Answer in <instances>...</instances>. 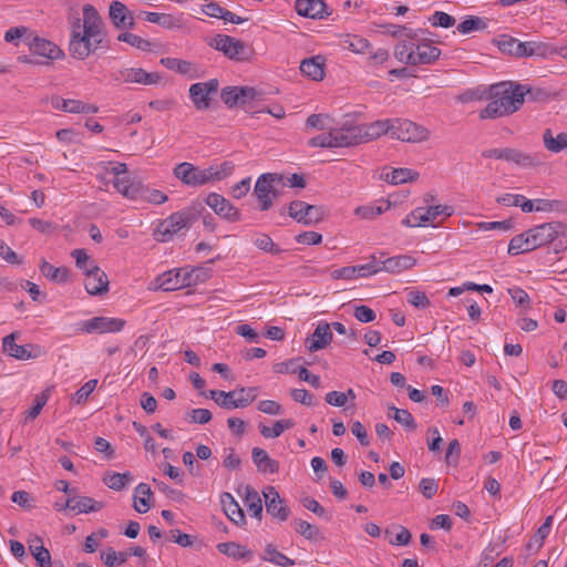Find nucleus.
Returning <instances> with one entry per match:
<instances>
[{
	"instance_id": "nucleus-1",
	"label": "nucleus",
	"mask_w": 567,
	"mask_h": 567,
	"mask_svg": "<svg viewBox=\"0 0 567 567\" xmlns=\"http://www.w3.org/2000/svg\"><path fill=\"white\" fill-rule=\"evenodd\" d=\"M107 40L104 22L92 4L83 7V23L76 19L72 23L69 42V53L78 60H85L99 49L107 50Z\"/></svg>"
},
{
	"instance_id": "nucleus-2",
	"label": "nucleus",
	"mask_w": 567,
	"mask_h": 567,
	"mask_svg": "<svg viewBox=\"0 0 567 567\" xmlns=\"http://www.w3.org/2000/svg\"><path fill=\"white\" fill-rule=\"evenodd\" d=\"M524 84L499 82L489 87V102L480 112V118H497L518 111L524 103Z\"/></svg>"
},
{
	"instance_id": "nucleus-3",
	"label": "nucleus",
	"mask_w": 567,
	"mask_h": 567,
	"mask_svg": "<svg viewBox=\"0 0 567 567\" xmlns=\"http://www.w3.org/2000/svg\"><path fill=\"white\" fill-rule=\"evenodd\" d=\"M277 185H286L285 175L278 173H265L258 177L254 188V194L258 199L260 210L266 212L272 207L270 193L272 192V186Z\"/></svg>"
},
{
	"instance_id": "nucleus-4",
	"label": "nucleus",
	"mask_w": 567,
	"mask_h": 567,
	"mask_svg": "<svg viewBox=\"0 0 567 567\" xmlns=\"http://www.w3.org/2000/svg\"><path fill=\"white\" fill-rule=\"evenodd\" d=\"M209 169L200 168L188 162H183L174 167V176L188 187H202L210 184Z\"/></svg>"
},
{
	"instance_id": "nucleus-5",
	"label": "nucleus",
	"mask_w": 567,
	"mask_h": 567,
	"mask_svg": "<svg viewBox=\"0 0 567 567\" xmlns=\"http://www.w3.org/2000/svg\"><path fill=\"white\" fill-rule=\"evenodd\" d=\"M288 215L303 225H316L323 220L326 210L322 206L310 205L302 200H293L289 204Z\"/></svg>"
},
{
	"instance_id": "nucleus-6",
	"label": "nucleus",
	"mask_w": 567,
	"mask_h": 567,
	"mask_svg": "<svg viewBox=\"0 0 567 567\" xmlns=\"http://www.w3.org/2000/svg\"><path fill=\"white\" fill-rule=\"evenodd\" d=\"M189 223V214L186 212L173 213L169 217L162 220L154 230V238L159 243H166L173 239L174 235L186 228Z\"/></svg>"
},
{
	"instance_id": "nucleus-7",
	"label": "nucleus",
	"mask_w": 567,
	"mask_h": 567,
	"mask_svg": "<svg viewBox=\"0 0 567 567\" xmlns=\"http://www.w3.org/2000/svg\"><path fill=\"white\" fill-rule=\"evenodd\" d=\"M392 125L391 136L403 142H423L430 136L427 128L409 120H392Z\"/></svg>"
},
{
	"instance_id": "nucleus-8",
	"label": "nucleus",
	"mask_w": 567,
	"mask_h": 567,
	"mask_svg": "<svg viewBox=\"0 0 567 567\" xmlns=\"http://www.w3.org/2000/svg\"><path fill=\"white\" fill-rule=\"evenodd\" d=\"M210 45L230 60L246 61L249 59V51L245 42L230 35L217 34Z\"/></svg>"
},
{
	"instance_id": "nucleus-9",
	"label": "nucleus",
	"mask_w": 567,
	"mask_h": 567,
	"mask_svg": "<svg viewBox=\"0 0 567 567\" xmlns=\"http://www.w3.org/2000/svg\"><path fill=\"white\" fill-rule=\"evenodd\" d=\"M219 87L217 79H210L207 82H197L189 86V99L198 111H205L210 107L212 95L216 94Z\"/></svg>"
},
{
	"instance_id": "nucleus-10",
	"label": "nucleus",
	"mask_w": 567,
	"mask_h": 567,
	"mask_svg": "<svg viewBox=\"0 0 567 567\" xmlns=\"http://www.w3.org/2000/svg\"><path fill=\"white\" fill-rule=\"evenodd\" d=\"M157 287L164 291H174L194 284L193 271L173 269L159 275L156 279Z\"/></svg>"
},
{
	"instance_id": "nucleus-11",
	"label": "nucleus",
	"mask_w": 567,
	"mask_h": 567,
	"mask_svg": "<svg viewBox=\"0 0 567 567\" xmlns=\"http://www.w3.org/2000/svg\"><path fill=\"white\" fill-rule=\"evenodd\" d=\"M19 332H12L2 339L3 352L18 360L37 358L40 352L39 347L31 343L24 346L17 344L16 339L19 338Z\"/></svg>"
},
{
	"instance_id": "nucleus-12",
	"label": "nucleus",
	"mask_w": 567,
	"mask_h": 567,
	"mask_svg": "<svg viewBox=\"0 0 567 567\" xmlns=\"http://www.w3.org/2000/svg\"><path fill=\"white\" fill-rule=\"evenodd\" d=\"M114 80L123 83L151 85L158 83L161 75L157 72H146L142 68H128L116 72Z\"/></svg>"
},
{
	"instance_id": "nucleus-13",
	"label": "nucleus",
	"mask_w": 567,
	"mask_h": 567,
	"mask_svg": "<svg viewBox=\"0 0 567 567\" xmlns=\"http://www.w3.org/2000/svg\"><path fill=\"white\" fill-rule=\"evenodd\" d=\"M125 326V321L118 318L94 317L82 322L81 330L86 333L118 332Z\"/></svg>"
},
{
	"instance_id": "nucleus-14",
	"label": "nucleus",
	"mask_w": 567,
	"mask_h": 567,
	"mask_svg": "<svg viewBox=\"0 0 567 567\" xmlns=\"http://www.w3.org/2000/svg\"><path fill=\"white\" fill-rule=\"evenodd\" d=\"M208 394L212 400H214L220 408L226 410L246 408L255 401V395H240L237 399H234V396L237 394V390L230 392L210 390Z\"/></svg>"
},
{
	"instance_id": "nucleus-15",
	"label": "nucleus",
	"mask_w": 567,
	"mask_h": 567,
	"mask_svg": "<svg viewBox=\"0 0 567 567\" xmlns=\"http://www.w3.org/2000/svg\"><path fill=\"white\" fill-rule=\"evenodd\" d=\"M264 497L266 503V511L269 515L277 518L279 522L288 519L290 509L285 504V501L279 496V493L274 486H268L264 491Z\"/></svg>"
},
{
	"instance_id": "nucleus-16",
	"label": "nucleus",
	"mask_w": 567,
	"mask_h": 567,
	"mask_svg": "<svg viewBox=\"0 0 567 567\" xmlns=\"http://www.w3.org/2000/svg\"><path fill=\"white\" fill-rule=\"evenodd\" d=\"M85 275L84 287L87 293L92 296H100L109 291L107 275L99 268L97 265L90 266Z\"/></svg>"
},
{
	"instance_id": "nucleus-17",
	"label": "nucleus",
	"mask_w": 567,
	"mask_h": 567,
	"mask_svg": "<svg viewBox=\"0 0 567 567\" xmlns=\"http://www.w3.org/2000/svg\"><path fill=\"white\" fill-rule=\"evenodd\" d=\"M205 203L219 216L229 221H237L240 218V212L224 196L217 193L208 194Z\"/></svg>"
},
{
	"instance_id": "nucleus-18",
	"label": "nucleus",
	"mask_w": 567,
	"mask_h": 567,
	"mask_svg": "<svg viewBox=\"0 0 567 567\" xmlns=\"http://www.w3.org/2000/svg\"><path fill=\"white\" fill-rule=\"evenodd\" d=\"M334 136V145L338 147H351L362 143V135L358 125L343 123L340 127H331Z\"/></svg>"
},
{
	"instance_id": "nucleus-19",
	"label": "nucleus",
	"mask_w": 567,
	"mask_h": 567,
	"mask_svg": "<svg viewBox=\"0 0 567 567\" xmlns=\"http://www.w3.org/2000/svg\"><path fill=\"white\" fill-rule=\"evenodd\" d=\"M564 226L560 223H546L528 230L529 237L535 241V248L553 243Z\"/></svg>"
},
{
	"instance_id": "nucleus-20",
	"label": "nucleus",
	"mask_w": 567,
	"mask_h": 567,
	"mask_svg": "<svg viewBox=\"0 0 567 567\" xmlns=\"http://www.w3.org/2000/svg\"><path fill=\"white\" fill-rule=\"evenodd\" d=\"M506 162L523 168H534L544 164V155L542 153H526L517 148L507 147Z\"/></svg>"
},
{
	"instance_id": "nucleus-21",
	"label": "nucleus",
	"mask_w": 567,
	"mask_h": 567,
	"mask_svg": "<svg viewBox=\"0 0 567 567\" xmlns=\"http://www.w3.org/2000/svg\"><path fill=\"white\" fill-rule=\"evenodd\" d=\"M27 44L30 47L32 53L48 58L50 60L59 59L63 56V51L49 40L34 37L32 39H25Z\"/></svg>"
},
{
	"instance_id": "nucleus-22",
	"label": "nucleus",
	"mask_w": 567,
	"mask_h": 567,
	"mask_svg": "<svg viewBox=\"0 0 567 567\" xmlns=\"http://www.w3.org/2000/svg\"><path fill=\"white\" fill-rule=\"evenodd\" d=\"M415 65L432 64L441 55V50L432 45L429 40L422 39L414 42Z\"/></svg>"
},
{
	"instance_id": "nucleus-23",
	"label": "nucleus",
	"mask_w": 567,
	"mask_h": 567,
	"mask_svg": "<svg viewBox=\"0 0 567 567\" xmlns=\"http://www.w3.org/2000/svg\"><path fill=\"white\" fill-rule=\"evenodd\" d=\"M362 135V143L377 140L384 134H390L393 128L392 120H378L369 124L358 125Z\"/></svg>"
},
{
	"instance_id": "nucleus-24",
	"label": "nucleus",
	"mask_w": 567,
	"mask_h": 567,
	"mask_svg": "<svg viewBox=\"0 0 567 567\" xmlns=\"http://www.w3.org/2000/svg\"><path fill=\"white\" fill-rule=\"evenodd\" d=\"M380 271L389 274H400L404 270L411 269L416 265V259L410 255H398L379 261Z\"/></svg>"
},
{
	"instance_id": "nucleus-25",
	"label": "nucleus",
	"mask_w": 567,
	"mask_h": 567,
	"mask_svg": "<svg viewBox=\"0 0 567 567\" xmlns=\"http://www.w3.org/2000/svg\"><path fill=\"white\" fill-rule=\"evenodd\" d=\"M299 69L305 76L313 81H321L326 74V59L322 55L303 59Z\"/></svg>"
},
{
	"instance_id": "nucleus-26",
	"label": "nucleus",
	"mask_w": 567,
	"mask_h": 567,
	"mask_svg": "<svg viewBox=\"0 0 567 567\" xmlns=\"http://www.w3.org/2000/svg\"><path fill=\"white\" fill-rule=\"evenodd\" d=\"M330 324L321 322L317 326L310 338L307 339V349L315 352L324 349L332 341Z\"/></svg>"
},
{
	"instance_id": "nucleus-27",
	"label": "nucleus",
	"mask_w": 567,
	"mask_h": 567,
	"mask_svg": "<svg viewBox=\"0 0 567 567\" xmlns=\"http://www.w3.org/2000/svg\"><path fill=\"white\" fill-rule=\"evenodd\" d=\"M220 504L226 516L237 526L246 524L245 513L230 493L220 495Z\"/></svg>"
},
{
	"instance_id": "nucleus-28",
	"label": "nucleus",
	"mask_w": 567,
	"mask_h": 567,
	"mask_svg": "<svg viewBox=\"0 0 567 567\" xmlns=\"http://www.w3.org/2000/svg\"><path fill=\"white\" fill-rule=\"evenodd\" d=\"M327 6L323 0H296L297 13L305 18L322 19Z\"/></svg>"
},
{
	"instance_id": "nucleus-29",
	"label": "nucleus",
	"mask_w": 567,
	"mask_h": 567,
	"mask_svg": "<svg viewBox=\"0 0 567 567\" xmlns=\"http://www.w3.org/2000/svg\"><path fill=\"white\" fill-rule=\"evenodd\" d=\"M159 63L166 69L175 71L178 74L186 75L190 79L198 78V69L190 61L177 58H162Z\"/></svg>"
},
{
	"instance_id": "nucleus-30",
	"label": "nucleus",
	"mask_w": 567,
	"mask_h": 567,
	"mask_svg": "<svg viewBox=\"0 0 567 567\" xmlns=\"http://www.w3.org/2000/svg\"><path fill=\"white\" fill-rule=\"evenodd\" d=\"M65 506L76 513L97 512L104 507L103 502H97L89 496H71L65 501Z\"/></svg>"
},
{
	"instance_id": "nucleus-31",
	"label": "nucleus",
	"mask_w": 567,
	"mask_h": 567,
	"mask_svg": "<svg viewBox=\"0 0 567 567\" xmlns=\"http://www.w3.org/2000/svg\"><path fill=\"white\" fill-rule=\"evenodd\" d=\"M112 183L114 188L124 197L135 200L137 199L138 188L142 184L141 181L124 175L117 178H113Z\"/></svg>"
},
{
	"instance_id": "nucleus-32",
	"label": "nucleus",
	"mask_w": 567,
	"mask_h": 567,
	"mask_svg": "<svg viewBox=\"0 0 567 567\" xmlns=\"http://www.w3.org/2000/svg\"><path fill=\"white\" fill-rule=\"evenodd\" d=\"M251 456L259 472L274 474L279 471V463L276 460H272L265 450L254 447Z\"/></svg>"
},
{
	"instance_id": "nucleus-33",
	"label": "nucleus",
	"mask_w": 567,
	"mask_h": 567,
	"mask_svg": "<svg viewBox=\"0 0 567 567\" xmlns=\"http://www.w3.org/2000/svg\"><path fill=\"white\" fill-rule=\"evenodd\" d=\"M152 495L151 487L145 483H140L134 489V509L141 514L148 512Z\"/></svg>"
},
{
	"instance_id": "nucleus-34",
	"label": "nucleus",
	"mask_w": 567,
	"mask_h": 567,
	"mask_svg": "<svg viewBox=\"0 0 567 567\" xmlns=\"http://www.w3.org/2000/svg\"><path fill=\"white\" fill-rule=\"evenodd\" d=\"M518 45V51H516V56H546L549 52H551L548 44L536 41H527L520 42Z\"/></svg>"
},
{
	"instance_id": "nucleus-35",
	"label": "nucleus",
	"mask_w": 567,
	"mask_h": 567,
	"mask_svg": "<svg viewBox=\"0 0 567 567\" xmlns=\"http://www.w3.org/2000/svg\"><path fill=\"white\" fill-rule=\"evenodd\" d=\"M217 549L219 553L235 559L250 560L252 557L251 550L235 542L219 543Z\"/></svg>"
},
{
	"instance_id": "nucleus-36",
	"label": "nucleus",
	"mask_w": 567,
	"mask_h": 567,
	"mask_svg": "<svg viewBox=\"0 0 567 567\" xmlns=\"http://www.w3.org/2000/svg\"><path fill=\"white\" fill-rule=\"evenodd\" d=\"M534 249H536L535 241L530 239L528 230L513 237L508 245V254L512 256L529 252Z\"/></svg>"
},
{
	"instance_id": "nucleus-37",
	"label": "nucleus",
	"mask_w": 567,
	"mask_h": 567,
	"mask_svg": "<svg viewBox=\"0 0 567 567\" xmlns=\"http://www.w3.org/2000/svg\"><path fill=\"white\" fill-rule=\"evenodd\" d=\"M551 524L553 516L546 517L545 522L538 527L535 535L527 543L526 549L528 551H538L543 547L545 539L550 533Z\"/></svg>"
},
{
	"instance_id": "nucleus-38",
	"label": "nucleus",
	"mask_w": 567,
	"mask_h": 567,
	"mask_svg": "<svg viewBox=\"0 0 567 567\" xmlns=\"http://www.w3.org/2000/svg\"><path fill=\"white\" fill-rule=\"evenodd\" d=\"M543 143L547 151L559 153L567 148V133H559L557 136H554L551 130L546 128L543 133Z\"/></svg>"
},
{
	"instance_id": "nucleus-39",
	"label": "nucleus",
	"mask_w": 567,
	"mask_h": 567,
	"mask_svg": "<svg viewBox=\"0 0 567 567\" xmlns=\"http://www.w3.org/2000/svg\"><path fill=\"white\" fill-rule=\"evenodd\" d=\"M295 421L292 419H282L274 423L271 427L259 424V432L265 439L279 437L286 430L292 429Z\"/></svg>"
},
{
	"instance_id": "nucleus-40",
	"label": "nucleus",
	"mask_w": 567,
	"mask_h": 567,
	"mask_svg": "<svg viewBox=\"0 0 567 567\" xmlns=\"http://www.w3.org/2000/svg\"><path fill=\"white\" fill-rule=\"evenodd\" d=\"M381 177L393 185H398L416 181L419 173L410 168H394L391 173L382 174Z\"/></svg>"
},
{
	"instance_id": "nucleus-41",
	"label": "nucleus",
	"mask_w": 567,
	"mask_h": 567,
	"mask_svg": "<svg viewBox=\"0 0 567 567\" xmlns=\"http://www.w3.org/2000/svg\"><path fill=\"white\" fill-rule=\"evenodd\" d=\"M40 271L44 277L58 284L65 282L68 280V268L54 267L51 264H49L45 259L41 260Z\"/></svg>"
},
{
	"instance_id": "nucleus-42",
	"label": "nucleus",
	"mask_w": 567,
	"mask_h": 567,
	"mask_svg": "<svg viewBox=\"0 0 567 567\" xmlns=\"http://www.w3.org/2000/svg\"><path fill=\"white\" fill-rule=\"evenodd\" d=\"M132 480H133V476L130 472H125V473L109 472L103 477L104 484L114 491L124 489L131 483Z\"/></svg>"
},
{
	"instance_id": "nucleus-43",
	"label": "nucleus",
	"mask_w": 567,
	"mask_h": 567,
	"mask_svg": "<svg viewBox=\"0 0 567 567\" xmlns=\"http://www.w3.org/2000/svg\"><path fill=\"white\" fill-rule=\"evenodd\" d=\"M245 505L247 506L251 516L259 520L261 519L262 502L258 492L250 486L246 487Z\"/></svg>"
},
{
	"instance_id": "nucleus-44",
	"label": "nucleus",
	"mask_w": 567,
	"mask_h": 567,
	"mask_svg": "<svg viewBox=\"0 0 567 567\" xmlns=\"http://www.w3.org/2000/svg\"><path fill=\"white\" fill-rule=\"evenodd\" d=\"M341 43L344 49L358 54L365 53L371 47L365 38L353 34H347Z\"/></svg>"
},
{
	"instance_id": "nucleus-45",
	"label": "nucleus",
	"mask_w": 567,
	"mask_h": 567,
	"mask_svg": "<svg viewBox=\"0 0 567 567\" xmlns=\"http://www.w3.org/2000/svg\"><path fill=\"white\" fill-rule=\"evenodd\" d=\"M413 53L414 41H401L396 44L394 49L395 59L409 65H415V59Z\"/></svg>"
},
{
	"instance_id": "nucleus-46",
	"label": "nucleus",
	"mask_w": 567,
	"mask_h": 567,
	"mask_svg": "<svg viewBox=\"0 0 567 567\" xmlns=\"http://www.w3.org/2000/svg\"><path fill=\"white\" fill-rule=\"evenodd\" d=\"M262 560L272 563L281 567H290L295 565V561L277 550L272 544H268L265 548V554L261 557Z\"/></svg>"
},
{
	"instance_id": "nucleus-47",
	"label": "nucleus",
	"mask_w": 567,
	"mask_h": 567,
	"mask_svg": "<svg viewBox=\"0 0 567 567\" xmlns=\"http://www.w3.org/2000/svg\"><path fill=\"white\" fill-rule=\"evenodd\" d=\"M137 199H142L154 205H161L167 200V196L163 192L150 188L142 183L138 188Z\"/></svg>"
},
{
	"instance_id": "nucleus-48",
	"label": "nucleus",
	"mask_w": 567,
	"mask_h": 567,
	"mask_svg": "<svg viewBox=\"0 0 567 567\" xmlns=\"http://www.w3.org/2000/svg\"><path fill=\"white\" fill-rule=\"evenodd\" d=\"M487 28V20L476 16H468L457 25V31L467 34L473 31H482Z\"/></svg>"
},
{
	"instance_id": "nucleus-49",
	"label": "nucleus",
	"mask_w": 567,
	"mask_h": 567,
	"mask_svg": "<svg viewBox=\"0 0 567 567\" xmlns=\"http://www.w3.org/2000/svg\"><path fill=\"white\" fill-rule=\"evenodd\" d=\"M117 40L121 42H125L144 52L151 51L153 47L151 41L130 32L120 33Z\"/></svg>"
},
{
	"instance_id": "nucleus-50",
	"label": "nucleus",
	"mask_w": 567,
	"mask_h": 567,
	"mask_svg": "<svg viewBox=\"0 0 567 567\" xmlns=\"http://www.w3.org/2000/svg\"><path fill=\"white\" fill-rule=\"evenodd\" d=\"M426 223H431V220L426 209L422 207L415 208L402 220V224L408 227H421L425 226Z\"/></svg>"
},
{
	"instance_id": "nucleus-51",
	"label": "nucleus",
	"mask_w": 567,
	"mask_h": 567,
	"mask_svg": "<svg viewBox=\"0 0 567 567\" xmlns=\"http://www.w3.org/2000/svg\"><path fill=\"white\" fill-rule=\"evenodd\" d=\"M234 168H235V165L228 161L223 162L219 165L209 166L208 173H209L212 183L219 182V181L227 178L228 176H230L233 174Z\"/></svg>"
},
{
	"instance_id": "nucleus-52",
	"label": "nucleus",
	"mask_w": 567,
	"mask_h": 567,
	"mask_svg": "<svg viewBox=\"0 0 567 567\" xmlns=\"http://www.w3.org/2000/svg\"><path fill=\"white\" fill-rule=\"evenodd\" d=\"M295 530L308 540H318L321 535L319 527L302 519L295 520Z\"/></svg>"
},
{
	"instance_id": "nucleus-53",
	"label": "nucleus",
	"mask_w": 567,
	"mask_h": 567,
	"mask_svg": "<svg viewBox=\"0 0 567 567\" xmlns=\"http://www.w3.org/2000/svg\"><path fill=\"white\" fill-rule=\"evenodd\" d=\"M127 12V7L121 1H113L109 8V16L116 29H121V25L125 24V20L122 19Z\"/></svg>"
},
{
	"instance_id": "nucleus-54",
	"label": "nucleus",
	"mask_w": 567,
	"mask_h": 567,
	"mask_svg": "<svg viewBox=\"0 0 567 567\" xmlns=\"http://www.w3.org/2000/svg\"><path fill=\"white\" fill-rule=\"evenodd\" d=\"M390 410L393 411V419L398 423L402 424L405 427V430L414 431L416 429L414 417L408 410L398 409L395 406H391Z\"/></svg>"
},
{
	"instance_id": "nucleus-55",
	"label": "nucleus",
	"mask_w": 567,
	"mask_h": 567,
	"mask_svg": "<svg viewBox=\"0 0 567 567\" xmlns=\"http://www.w3.org/2000/svg\"><path fill=\"white\" fill-rule=\"evenodd\" d=\"M254 245L258 249L269 252V254H272V255H278L282 251V249L277 244H275L272 241V239L269 237V235H267V234H259L254 239Z\"/></svg>"
},
{
	"instance_id": "nucleus-56",
	"label": "nucleus",
	"mask_w": 567,
	"mask_h": 567,
	"mask_svg": "<svg viewBox=\"0 0 567 567\" xmlns=\"http://www.w3.org/2000/svg\"><path fill=\"white\" fill-rule=\"evenodd\" d=\"M99 111V107L93 104H86L80 100H68L66 110L68 113L73 114H94Z\"/></svg>"
},
{
	"instance_id": "nucleus-57",
	"label": "nucleus",
	"mask_w": 567,
	"mask_h": 567,
	"mask_svg": "<svg viewBox=\"0 0 567 567\" xmlns=\"http://www.w3.org/2000/svg\"><path fill=\"white\" fill-rule=\"evenodd\" d=\"M352 267L354 268L355 278H367L371 275L380 272V264L375 256H371V260L368 264Z\"/></svg>"
},
{
	"instance_id": "nucleus-58",
	"label": "nucleus",
	"mask_w": 567,
	"mask_h": 567,
	"mask_svg": "<svg viewBox=\"0 0 567 567\" xmlns=\"http://www.w3.org/2000/svg\"><path fill=\"white\" fill-rule=\"evenodd\" d=\"M29 548L37 560L38 567H52L51 554L45 547L42 545H30Z\"/></svg>"
},
{
	"instance_id": "nucleus-59",
	"label": "nucleus",
	"mask_w": 567,
	"mask_h": 567,
	"mask_svg": "<svg viewBox=\"0 0 567 567\" xmlns=\"http://www.w3.org/2000/svg\"><path fill=\"white\" fill-rule=\"evenodd\" d=\"M49 400V394L44 391L38 394L33 401V405L25 412V422L34 420L42 411Z\"/></svg>"
},
{
	"instance_id": "nucleus-60",
	"label": "nucleus",
	"mask_w": 567,
	"mask_h": 567,
	"mask_svg": "<svg viewBox=\"0 0 567 567\" xmlns=\"http://www.w3.org/2000/svg\"><path fill=\"white\" fill-rule=\"evenodd\" d=\"M328 130V133H323L310 138L308 141V145L311 147L336 148L332 128L329 127Z\"/></svg>"
},
{
	"instance_id": "nucleus-61",
	"label": "nucleus",
	"mask_w": 567,
	"mask_h": 567,
	"mask_svg": "<svg viewBox=\"0 0 567 567\" xmlns=\"http://www.w3.org/2000/svg\"><path fill=\"white\" fill-rule=\"evenodd\" d=\"M519 41L513 37H509L507 34H502L499 39L497 40L498 49L504 52L508 53L511 55L516 56V51H518Z\"/></svg>"
},
{
	"instance_id": "nucleus-62",
	"label": "nucleus",
	"mask_w": 567,
	"mask_h": 567,
	"mask_svg": "<svg viewBox=\"0 0 567 567\" xmlns=\"http://www.w3.org/2000/svg\"><path fill=\"white\" fill-rule=\"evenodd\" d=\"M429 21L433 27L441 28H451L455 24L456 20L454 17L450 16L443 11H435L430 18Z\"/></svg>"
},
{
	"instance_id": "nucleus-63",
	"label": "nucleus",
	"mask_w": 567,
	"mask_h": 567,
	"mask_svg": "<svg viewBox=\"0 0 567 567\" xmlns=\"http://www.w3.org/2000/svg\"><path fill=\"white\" fill-rule=\"evenodd\" d=\"M406 300L409 303H411L412 306H414L415 308H419V309H425V308L430 307V305H431L425 292L420 291V290L409 291L406 295Z\"/></svg>"
},
{
	"instance_id": "nucleus-64",
	"label": "nucleus",
	"mask_w": 567,
	"mask_h": 567,
	"mask_svg": "<svg viewBox=\"0 0 567 567\" xmlns=\"http://www.w3.org/2000/svg\"><path fill=\"white\" fill-rule=\"evenodd\" d=\"M72 256L75 258L76 267L83 270L84 274L90 270V266L96 265L95 261L86 254L84 249H74Z\"/></svg>"
}]
</instances>
